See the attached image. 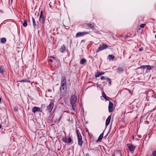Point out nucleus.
<instances>
[{
  "instance_id": "1",
  "label": "nucleus",
  "mask_w": 156,
  "mask_h": 156,
  "mask_svg": "<svg viewBox=\"0 0 156 156\" xmlns=\"http://www.w3.org/2000/svg\"><path fill=\"white\" fill-rule=\"evenodd\" d=\"M77 100L76 97L74 95H72L70 99V103L71 105L72 109L74 111H75L76 107L75 103Z\"/></svg>"
},
{
  "instance_id": "2",
  "label": "nucleus",
  "mask_w": 156,
  "mask_h": 156,
  "mask_svg": "<svg viewBox=\"0 0 156 156\" xmlns=\"http://www.w3.org/2000/svg\"><path fill=\"white\" fill-rule=\"evenodd\" d=\"M61 94L62 95H65L66 93V86L65 85L64 86L63 85H61L60 88Z\"/></svg>"
},
{
  "instance_id": "3",
  "label": "nucleus",
  "mask_w": 156,
  "mask_h": 156,
  "mask_svg": "<svg viewBox=\"0 0 156 156\" xmlns=\"http://www.w3.org/2000/svg\"><path fill=\"white\" fill-rule=\"evenodd\" d=\"M108 48V46L104 44H100L98 48V49L96 51V52H98L99 51H101Z\"/></svg>"
},
{
  "instance_id": "4",
  "label": "nucleus",
  "mask_w": 156,
  "mask_h": 156,
  "mask_svg": "<svg viewBox=\"0 0 156 156\" xmlns=\"http://www.w3.org/2000/svg\"><path fill=\"white\" fill-rule=\"evenodd\" d=\"M127 146L128 147L130 152L132 153H133L135 149L136 146H134V145L130 144H127Z\"/></svg>"
},
{
  "instance_id": "5",
  "label": "nucleus",
  "mask_w": 156,
  "mask_h": 156,
  "mask_svg": "<svg viewBox=\"0 0 156 156\" xmlns=\"http://www.w3.org/2000/svg\"><path fill=\"white\" fill-rule=\"evenodd\" d=\"M54 106V104L53 103H51L47 107V110L49 112H51Z\"/></svg>"
},
{
  "instance_id": "6",
  "label": "nucleus",
  "mask_w": 156,
  "mask_h": 156,
  "mask_svg": "<svg viewBox=\"0 0 156 156\" xmlns=\"http://www.w3.org/2000/svg\"><path fill=\"white\" fill-rule=\"evenodd\" d=\"M32 111L33 113H35V112H42V109L40 108L37 107H34L32 109Z\"/></svg>"
},
{
  "instance_id": "7",
  "label": "nucleus",
  "mask_w": 156,
  "mask_h": 156,
  "mask_svg": "<svg viewBox=\"0 0 156 156\" xmlns=\"http://www.w3.org/2000/svg\"><path fill=\"white\" fill-rule=\"evenodd\" d=\"M87 34L88 32H78L76 34V37H77L81 36H83L84 35L86 34Z\"/></svg>"
},
{
  "instance_id": "8",
  "label": "nucleus",
  "mask_w": 156,
  "mask_h": 156,
  "mask_svg": "<svg viewBox=\"0 0 156 156\" xmlns=\"http://www.w3.org/2000/svg\"><path fill=\"white\" fill-rule=\"evenodd\" d=\"M62 141L65 143H70L72 141V140L70 137H69L67 139L66 137L63 138L62 139Z\"/></svg>"
},
{
  "instance_id": "9",
  "label": "nucleus",
  "mask_w": 156,
  "mask_h": 156,
  "mask_svg": "<svg viewBox=\"0 0 156 156\" xmlns=\"http://www.w3.org/2000/svg\"><path fill=\"white\" fill-rule=\"evenodd\" d=\"M113 106V103L109 101L108 105V111L109 112H112Z\"/></svg>"
},
{
  "instance_id": "10",
  "label": "nucleus",
  "mask_w": 156,
  "mask_h": 156,
  "mask_svg": "<svg viewBox=\"0 0 156 156\" xmlns=\"http://www.w3.org/2000/svg\"><path fill=\"white\" fill-rule=\"evenodd\" d=\"M66 78L64 77H62L61 78V85H63L64 86L66 85Z\"/></svg>"
},
{
  "instance_id": "11",
  "label": "nucleus",
  "mask_w": 156,
  "mask_h": 156,
  "mask_svg": "<svg viewBox=\"0 0 156 156\" xmlns=\"http://www.w3.org/2000/svg\"><path fill=\"white\" fill-rule=\"evenodd\" d=\"M111 116H109L106 119L105 122V125L106 126H107L109 124L111 120Z\"/></svg>"
},
{
  "instance_id": "12",
  "label": "nucleus",
  "mask_w": 156,
  "mask_h": 156,
  "mask_svg": "<svg viewBox=\"0 0 156 156\" xmlns=\"http://www.w3.org/2000/svg\"><path fill=\"white\" fill-rule=\"evenodd\" d=\"M39 20L40 22H41L42 24H43L44 23L45 21V18L44 16H40Z\"/></svg>"
},
{
  "instance_id": "13",
  "label": "nucleus",
  "mask_w": 156,
  "mask_h": 156,
  "mask_svg": "<svg viewBox=\"0 0 156 156\" xmlns=\"http://www.w3.org/2000/svg\"><path fill=\"white\" fill-rule=\"evenodd\" d=\"M65 50L66 47L64 45H63L61 46L59 50L61 52L63 53L64 52Z\"/></svg>"
},
{
  "instance_id": "14",
  "label": "nucleus",
  "mask_w": 156,
  "mask_h": 156,
  "mask_svg": "<svg viewBox=\"0 0 156 156\" xmlns=\"http://www.w3.org/2000/svg\"><path fill=\"white\" fill-rule=\"evenodd\" d=\"M104 74V72H98L95 74V76L97 77L99 76L103 75Z\"/></svg>"
},
{
  "instance_id": "15",
  "label": "nucleus",
  "mask_w": 156,
  "mask_h": 156,
  "mask_svg": "<svg viewBox=\"0 0 156 156\" xmlns=\"http://www.w3.org/2000/svg\"><path fill=\"white\" fill-rule=\"evenodd\" d=\"M144 69H146L147 70H150L151 69V66H142Z\"/></svg>"
},
{
  "instance_id": "16",
  "label": "nucleus",
  "mask_w": 156,
  "mask_h": 156,
  "mask_svg": "<svg viewBox=\"0 0 156 156\" xmlns=\"http://www.w3.org/2000/svg\"><path fill=\"white\" fill-rule=\"evenodd\" d=\"M78 144L80 146H81L83 143V142L82 140V138H79L78 139Z\"/></svg>"
},
{
  "instance_id": "17",
  "label": "nucleus",
  "mask_w": 156,
  "mask_h": 156,
  "mask_svg": "<svg viewBox=\"0 0 156 156\" xmlns=\"http://www.w3.org/2000/svg\"><path fill=\"white\" fill-rule=\"evenodd\" d=\"M76 133L77 134L78 138H82V136L81 134L80 133L79 130L78 129H76Z\"/></svg>"
},
{
  "instance_id": "18",
  "label": "nucleus",
  "mask_w": 156,
  "mask_h": 156,
  "mask_svg": "<svg viewBox=\"0 0 156 156\" xmlns=\"http://www.w3.org/2000/svg\"><path fill=\"white\" fill-rule=\"evenodd\" d=\"M123 70V69L121 67H119L117 69V72L120 73H121L122 72V71Z\"/></svg>"
},
{
  "instance_id": "19",
  "label": "nucleus",
  "mask_w": 156,
  "mask_h": 156,
  "mask_svg": "<svg viewBox=\"0 0 156 156\" xmlns=\"http://www.w3.org/2000/svg\"><path fill=\"white\" fill-rule=\"evenodd\" d=\"M103 133H102L99 136V137L97 140V141H101L103 137Z\"/></svg>"
},
{
  "instance_id": "20",
  "label": "nucleus",
  "mask_w": 156,
  "mask_h": 156,
  "mask_svg": "<svg viewBox=\"0 0 156 156\" xmlns=\"http://www.w3.org/2000/svg\"><path fill=\"white\" fill-rule=\"evenodd\" d=\"M5 71L4 67L3 66H2L0 67V73L2 74Z\"/></svg>"
},
{
  "instance_id": "21",
  "label": "nucleus",
  "mask_w": 156,
  "mask_h": 156,
  "mask_svg": "<svg viewBox=\"0 0 156 156\" xmlns=\"http://www.w3.org/2000/svg\"><path fill=\"white\" fill-rule=\"evenodd\" d=\"M102 95L103 98L106 100H108V98L107 96L104 92H102Z\"/></svg>"
},
{
  "instance_id": "22",
  "label": "nucleus",
  "mask_w": 156,
  "mask_h": 156,
  "mask_svg": "<svg viewBox=\"0 0 156 156\" xmlns=\"http://www.w3.org/2000/svg\"><path fill=\"white\" fill-rule=\"evenodd\" d=\"M87 62L86 60L85 59H81L80 61V63L81 64H83L84 63L86 62Z\"/></svg>"
},
{
  "instance_id": "23",
  "label": "nucleus",
  "mask_w": 156,
  "mask_h": 156,
  "mask_svg": "<svg viewBox=\"0 0 156 156\" xmlns=\"http://www.w3.org/2000/svg\"><path fill=\"white\" fill-rule=\"evenodd\" d=\"M0 41L2 43H5L6 41V39L5 38H2L1 39Z\"/></svg>"
},
{
  "instance_id": "24",
  "label": "nucleus",
  "mask_w": 156,
  "mask_h": 156,
  "mask_svg": "<svg viewBox=\"0 0 156 156\" xmlns=\"http://www.w3.org/2000/svg\"><path fill=\"white\" fill-rule=\"evenodd\" d=\"M108 57L110 60H113L114 59V56L112 55H109Z\"/></svg>"
},
{
  "instance_id": "25",
  "label": "nucleus",
  "mask_w": 156,
  "mask_h": 156,
  "mask_svg": "<svg viewBox=\"0 0 156 156\" xmlns=\"http://www.w3.org/2000/svg\"><path fill=\"white\" fill-rule=\"evenodd\" d=\"M20 82H28L30 83V81L27 80H22L19 81Z\"/></svg>"
},
{
  "instance_id": "26",
  "label": "nucleus",
  "mask_w": 156,
  "mask_h": 156,
  "mask_svg": "<svg viewBox=\"0 0 156 156\" xmlns=\"http://www.w3.org/2000/svg\"><path fill=\"white\" fill-rule=\"evenodd\" d=\"M23 26L24 27H26L27 25V23L26 20H24L23 23Z\"/></svg>"
},
{
  "instance_id": "27",
  "label": "nucleus",
  "mask_w": 156,
  "mask_h": 156,
  "mask_svg": "<svg viewBox=\"0 0 156 156\" xmlns=\"http://www.w3.org/2000/svg\"><path fill=\"white\" fill-rule=\"evenodd\" d=\"M87 27H89L91 28H93L94 27V26L93 25H92L90 23L87 24Z\"/></svg>"
},
{
  "instance_id": "28",
  "label": "nucleus",
  "mask_w": 156,
  "mask_h": 156,
  "mask_svg": "<svg viewBox=\"0 0 156 156\" xmlns=\"http://www.w3.org/2000/svg\"><path fill=\"white\" fill-rule=\"evenodd\" d=\"M145 25L146 24H142L140 25V27L141 28H144L145 27Z\"/></svg>"
},
{
  "instance_id": "29",
  "label": "nucleus",
  "mask_w": 156,
  "mask_h": 156,
  "mask_svg": "<svg viewBox=\"0 0 156 156\" xmlns=\"http://www.w3.org/2000/svg\"><path fill=\"white\" fill-rule=\"evenodd\" d=\"M33 26L34 28H35L36 26V25L35 21L33 22Z\"/></svg>"
},
{
  "instance_id": "30",
  "label": "nucleus",
  "mask_w": 156,
  "mask_h": 156,
  "mask_svg": "<svg viewBox=\"0 0 156 156\" xmlns=\"http://www.w3.org/2000/svg\"><path fill=\"white\" fill-rule=\"evenodd\" d=\"M44 16L43 15V11H41V12H40V16Z\"/></svg>"
},
{
  "instance_id": "31",
  "label": "nucleus",
  "mask_w": 156,
  "mask_h": 156,
  "mask_svg": "<svg viewBox=\"0 0 156 156\" xmlns=\"http://www.w3.org/2000/svg\"><path fill=\"white\" fill-rule=\"evenodd\" d=\"M105 79V77L104 76H101V80H104Z\"/></svg>"
},
{
  "instance_id": "32",
  "label": "nucleus",
  "mask_w": 156,
  "mask_h": 156,
  "mask_svg": "<svg viewBox=\"0 0 156 156\" xmlns=\"http://www.w3.org/2000/svg\"><path fill=\"white\" fill-rule=\"evenodd\" d=\"M152 155L153 156H156V151L152 153Z\"/></svg>"
},
{
  "instance_id": "33",
  "label": "nucleus",
  "mask_w": 156,
  "mask_h": 156,
  "mask_svg": "<svg viewBox=\"0 0 156 156\" xmlns=\"http://www.w3.org/2000/svg\"><path fill=\"white\" fill-rule=\"evenodd\" d=\"M106 79H107V80H108V81L109 82V83H110H110H111V81L110 80H109V79L108 78H106Z\"/></svg>"
},
{
  "instance_id": "34",
  "label": "nucleus",
  "mask_w": 156,
  "mask_h": 156,
  "mask_svg": "<svg viewBox=\"0 0 156 156\" xmlns=\"http://www.w3.org/2000/svg\"><path fill=\"white\" fill-rule=\"evenodd\" d=\"M32 20H33V23L35 22V20L33 17H32Z\"/></svg>"
},
{
  "instance_id": "35",
  "label": "nucleus",
  "mask_w": 156,
  "mask_h": 156,
  "mask_svg": "<svg viewBox=\"0 0 156 156\" xmlns=\"http://www.w3.org/2000/svg\"><path fill=\"white\" fill-rule=\"evenodd\" d=\"M143 50V49L142 48H140L139 49V51H141Z\"/></svg>"
},
{
  "instance_id": "36",
  "label": "nucleus",
  "mask_w": 156,
  "mask_h": 156,
  "mask_svg": "<svg viewBox=\"0 0 156 156\" xmlns=\"http://www.w3.org/2000/svg\"><path fill=\"white\" fill-rule=\"evenodd\" d=\"M65 28L66 29H68L69 28V27L68 26H66V27H65Z\"/></svg>"
},
{
  "instance_id": "37",
  "label": "nucleus",
  "mask_w": 156,
  "mask_h": 156,
  "mask_svg": "<svg viewBox=\"0 0 156 156\" xmlns=\"http://www.w3.org/2000/svg\"><path fill=\"white\" fill-rule=\"evenodd\" d=\"M2 102V99L0 97V103H1Z\"/></svg>"
},
{
  "instance_id": "38",
  "label": "nucleus",
  "mask_w": 156,
  "mask_h": 156,
  "mask_svg": "<svg viewBox=\"0 0 156 156\" xmlns=\"http://www.w3.org/2000/svg\"><path fill=\"white\" fill-rule=\"evenodd\" d=\"M48 90L49 92H50L51 91L50 89H48Z\"/></svg>"
},
{
  "instance_id": "39",
  "label": "nucleus",
  "mask_w": 156,
  "mask_h": 156,
  "mask_svg": "<svg viewBox=\"0 0 156 156\" xmlns=\"http://www.w3.org/2000/svg\"><path fill=\"white\" fill-rule=\"evenodd\" d=\"M1 127H2V126L0 125V129L1 128Z\"/></svg>"
},
{
  "instance_id": "40",
  "label": "nucleus",
  "mask_w": 156,
  "mask_h": 156,
  "mask_svg": "<svg viewBox=\"0 0 156 156\" xmlns=\"http://www.w3.org/2000/svg\"><path fill=\"white\" fill-rule=\"evenodd\" d=\"M11 0V3L12 2L13 0Z\"/></svg>"
},
{
  "instance_id": "41",
  "label": "nucleus",
  "mask_w": 156,
  "mask_h": 156,
  "mask_svg": "<svg viewBox=\"0 0 156 156\" xmlns=\"http://www.w3.org/2000/svg\"><path fill=\"white\" fill-rule=\"evenodd\" d=\"M155 38L156 39V34L155 35Z\"/></svg>"
},
{
  "instance_id": "42",
  "label": "nucleus",
  "mask_w": 156,
  "mask_h": 156,
  "mask_svg": "<svg viewBox=\"0 0 156 156\" xmlns=\"http://www.w3.org/2000/svg\"><path fill=\"white\" fill-rule=\"evenodd\" d=\"M15 110L16 111V109H15Z\"/></svg>"
},
{
  "instance_id": "43",
  "label": "nucleus",
  "mask_w": 156,
  "mask_h": 156,
  "mask_svg": "<svg viewBox=\"0 0 156 156\" xmlns=\"http://www.w3.org/2000/svg\"><path fill=\"white\" fill-rule=\"evenodd\" d=\"M15 110L16 111V109H15Z\"/></svg>"
}]
</instances>
